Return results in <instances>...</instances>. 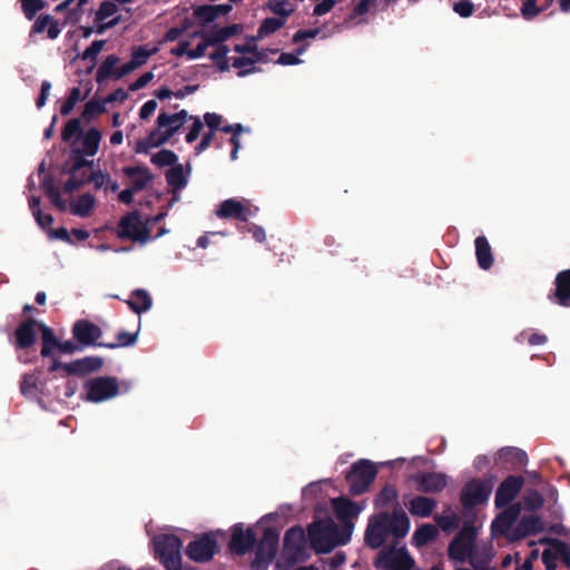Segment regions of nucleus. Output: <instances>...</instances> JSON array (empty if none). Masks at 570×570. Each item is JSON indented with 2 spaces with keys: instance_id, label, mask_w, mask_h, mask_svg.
I'll list each match as a JSON object with an SVG mask.
<instances>
[{
  "instance_id": "412c9836",
  "label": "nucleus",
  "mask_w": 570,
  "mask_h": 570,
  "mask_svg": "<svg viewBox=\"0 0 570 570\" xmlns=\"http://www.w3.org/2000/svg\"><path fill=\"white\" fill-rule=\"evenodd\" d=\"M544 530V523L541 517L535 514L523 515L514 529V538L523 539L538 534Z\"/></svg>"
},
{
  "instance_id": "c9c22d12",
  "label": "nucleus",
  "mask_w": 570,
  "mask_h": 570,
  "mask_svg": "<svg viewBox=\"0 0 570 570\" xmlns=\"http://www.w3.org/2000/svg\"><path fill=\"white\" fill-rule=\"evenodd\" d=\"M499 459L513 466H522L528 462L527 453L523 450L513 446L501 449L499 451Z\"/></svg>"
},
{
  "instance_id": "cd10ccee",
  "label": "nucleus",
  "mask_w": 570,
  "mask_h": 570,
  "mask_svg": "<svg viewBox=\"0 0 570 570\" xmlns=\"http://www.w3.org/2000/svg\"><path fill=\"white\" fill-rule=\"evenodd\" d=\"M438 505L433 498L417 495L410 501L409 511L412 515L429 518Z\"/></svg>"
},
{
  "instance_id": "603ef678",
  "label": "nucleus",
  "mask_w": 570,
  "mask_h": 570,
  "mask_svg": "<svg viewBox=\"0 0 570 570\" xmlns=\"http://www.w3.org/2000/svg\"><path fill=\"white\" fill-rule=\"evenodd\" d=\"M21 10L28 20H33L39 11L46 8L43 0H20Z\"/></svg>"
},
{
  "instance_id": "1a4fd4ad",
  "label": "nucleus",
  "mask_w": 570,
  "mask_h": 570,
  "mask_svg": "<svg viewBox=\"0 0 570 570\" xmlns=\"http://www.w3.org/2000/svg\"><path fill=\"white\" fill-rule=\"evenodd\" d=\"M415 561L405 547H389L380 551L376 568L384 570H412Z\"/></svg>"
},
{
  "instance_id": "ea45409f",
  "label": "nucleus",
  "mask_w": 570,
  "mask_h": 570,
  "mask_svg": "<svg viewBox=\"0 0 570 570\" xmlns=\"http://www.w3.org/2000/svg\"><path fill=\"white\" fill-rule=\"evenodd\" d=\"M492 558L493 553L491 549L483 548L479 550L475 548L468 561L474 570H485Z\"/></svg>"
},
{
  "instance_id": "39448f33",
  "label": "nucleus",
  "mask_w": 570,
  "mask_h": 570,
  "mask_svg": "<svg viewBox=\"0 0 570 570\" xmlns=\"http://www.w3.org/2000/svg\"><path fill=\"white\" fill-rule=\"evenodd\" d=\"M493 476L484 480L472 479L463 487L460 501L464 510L473 509L476 505L484 504L493 490Z\"/></svg>"
},
{
  "instance_id": "72a5a7b5",
  "label": "nucleus",
  "mask_w": 570,
  "mask_h": 570,
  "mask_svg": "<svg viewBox=\"0 0 570 570\" xmlns=\"http://www.w3.org/2000/svg\"><path fill=\"white\" fill-rule=\"evenodd\" d=\"M89 0H65L55 7V12L67 11V20L76 22L82 16V6Z\"/></svg>"
},
{
  "instance_id": "5fc2aeb1",
  "label": "nucleus",
  "mask_w": 570,
  "mask_h": 570,
  "mask_svg": "<svg viewBox=\"0 0 570 570\" xmlns=\"http://www.w3.org/2000/svg\"><path fill=\"white\" fill-rule=\"evenodd\" d=\"M253 65H254V60H253L252 56H242V57L234 58V60H233V67L239 69V71L237 72L238 77H246V76L259 70L256 67H252L249 69H244V67L253 66Z\"/></svg>"
},
{
  "instance_id": "c756f323",
  "label": "nucleus",
  "mask_w": 570,
  "mask_h": 570,
  "mask_svg": "<svg viewBox=\"0 0 570 570\" xmlns=\"http://www.w3.org/2000/svg\"><path fill=\"white\" fill-rule=\"evenodd\" d=\"M120 58L116 55L107 56L104 61L100 63L97 73L96 81L99 85H102L108 79L116 80V71L117 65L119 63Z\"/></svg>"
},
{
  "instance_id": "4468645a",
  "label": "nucleus",
  "mask_w": 570,
  "mask_h": 570,
  "mask_svg": "<svg viewBox=\"0 0 570 570\" xmlns=\"http://www.w3.org/2000/svg\"><path fill=\"white\" fill-rule=\"evenodd\" d=\"M381 519L384 520L389 534L395 539H403L409 533L410 519L399 504L394 507L392 513L381 512Z\"/></svg>"
},
{
  "instance_id": "6e6d98bb",
  "label": "nucleus",
  "mask_w": 570,
  "mask_h": 570,
  "mask_svg": "<svg viewBox=\"0 0 570 570\" xmlns=\"http://www.w3.org/2000/svg\"><path fill=\"white\" fill-rule=\"evenodd\" d=\"M90 173L86 174V183H92L95 189H100L107 187V183H111V177L108 173H102L101 170L94 171L89 169Z\"/></svg>"
},
{
  "instance_id": "7c9ffc66",
  "label": "nucleus",
  "mask_w": 570,
  "mask_h": 570,
  "mask_svg": "<svg viewBox=\"0 0 570 570\" xmlns=\"http://www.w3.org/2000/svg\"><path fill=\"white\" fill-rule=\"evenodd\" d=\"M475 548V546L468 544V542L454 537V539L449 544L448 552L450 559L464 562L469 560Z\"/></svg>"
},
{
  "instance_id": "393cba45",
  "label": "nucleus",
  "mask_w": 570,
  "mask_h": 570,
  "mask_svg": "<svg viewBox=\"0 0 570 570\" xmlns=\"http://www.w3.org/2000/svg\"><path fill=\"white\" fill-rule=\"evenodd\" d=\"M124 174L131 179V187L140 191L154 180V175L149 168L144 166L125 167Z\"/></svg>"
},
{
  "instance_id": "8fccbe9b",
  "label": "nucleus",
  "mask_w": 570,
  "mask_h": 570,
  "mask_svg": "<svg viewBox=\"0 0 570 570\" xmlns=\"http://www.w3.org/2000/svg\"><path fill=\"white\" fill-rule=\"evenodd\" d=\"M82 134L80 118H72L66 122L61 131V139L65 142L71 140L72 137L77 136L80 138Z\"/></svg>"
},
{
  "instance_id": "69168bd1",
  "label": "nucleus",
  "mask_w": 570,
  "mask_h": 570,
  "mask_svg": "<svg viewBox=\"0 0 570 570\" xmlns=\"http://www.w3.org/2000/svg\"><path fill=\"white\" fill-rule=\"evenodd\" d=\"M453 11L462 18H469L474 12V6L470 0H460L454 3Z\"/></svg>"
},
{
  "instance_id": "473e14b6",
  "label": "nucleus",
  "mask_w": 570,
  "mask_h": 570,
  "mask_svg": "<svg viewBox=\"0 0 570 570\" xmlns=\"http://www.w3.org/2000/svg\"><path fill=\"white\" fill-rule=\"evenodd\" d=\"M439 534V530L434 524L424 523L420 525L412 535V543L416 548H422L426 546L429 542L436 539Z\"/></svg>"
},
{
  "instance_id": "864d4df0",
  "label": "nucleus",
  "mask_w": 570,
  "mask_h": 570,
  "mask_svg": "<svg viewBox=\"0 0 570 570\" xmlns=\"http://www.w3.org/2000/svg\"><path fill=\"white\" fill-rule=\"evenodd\" d=\"M544 503L543 495L537 490H528L523 495V507L525 510L535 511L542 508Z\"/></svg>"
},
{
  "instance_id": "423d86ee",
  "label": "nucleus",
  "mask_w": 570,
  "mask_h": 570,
  "mask_svg": "<svg viewBox=\"0 0 570 570\" xmlns=\"http://www.w3.org/2000/svg\"><path fill=\"white\" fill-rule=\"evenodd\" d=\"M279 542V532L275 528L264 529L263 535L256 546L255 558L252 561L253 569H267L274 560Z\"/></svg>"
},
{
  "instance_id": "c03bdc74",
  "label": "nucleus",
  "mask_w": 570,
  "mask_h": 570,
  "mask_svg": "<svg viewBox=\"0 0 570 570\" xmlns=\"http://www.w3.org/2000/svg\"><path fill=\"white\" fill-rule=\"evenodd\" d=\"M106 112V104L104 100L90 99L86 102L83 110L81 112V118L86 121H90L91 119L98 117Z\"/></svg>"
},
{
  "instance_id": "c85d7f7f",
  "label": "nucleus",
  "mask_w": 570,
  "mask_h": 570,
  "mask_svg": "<svg viewBox=\"0 0 570 570\" xmlns=\"http://www.w3.org/2000/svg\"><path fill=\"white\" fill-rule=\"evenodd\" d=\"M166 142L163 128H159L157 125L156 129L151 130L144 139L137 141L135 151L137 154H148L149 149L160 147Z\"/></svg>"
},
{
  "instance_id": "0e129e2a",
  "label": "nucleus",
  "mask_w": 570,
  "mask_h": 570,
  "mask_svg": "<svg viewBox=\"0 0 570 570\" xmlns=\"http://www.w3.org/2000/svg\"><path fill=\"white\" fill-rule=\"evenodd\" d=\"M190 120H193V125L189 128V131L186 135V142L191 144L197 140V138L200 135V131L204 128V124L202 122L200 118L197 116H191Z\"/></svg>"
},
{
  "instance_id": "774afa93",
  "label": "nucleus",
  "mask_w": 570,
  "mask_h": 570,
  "mask_svg": "<svg viewBox=\"0 0 570 570\" xmlns=\"http://www.w3.org/2000/svg\"><path fill=\"white\" fill-rule=\"evenodd\" d=\"M455 537L468 542V544L475 546L476 529L474 525L465 523Z\"/></svg>"
},
{
  "instance_id": "09e8293b",
  "label": "nucleus",
  "mask_w": 570,
  "mask_h": 570,
  "mask_svg": "<svg viewBox=\"0 0 570 570\" xmlns=\"http://www.w3.org/2000/svg\"><path fill=\"white\" fill-rule=\"evenodd\" d=\"M138 333L119 332L117 334V343H100L99 346H104L110 350L117 347L131 346L137 342Z\"/></svg>"
},
{
  "instance_id": "4d7b16f0",
  "label": "nucleus",
  "mask_w": 570,
  "mask_h": 570,
  "mask_svg": "<svg viewBox=\"0 0 570 570\" xmlns=\"http://www.w3.org/2000/svg\"><path fill=\"white\" fill-rule=\"evenodd\" d=\"M520 505L514 504L507 508L495 520V522L502 523L505 528L510 527L519 517Z\"/></svg>"
},
{
  "instance_id": "4c0bfd02",
  "label": "nucleus",
  "mask_w": 570,
  "mask_h": 570,
  "mask_svg": "<svg viewBox=\"0 0 570 570\" xmlns=\"http://www.w3.org/2000/svg\"><path fill=\"white\" fill-rule=\"evenodd\" d=\"M62 171L70 175V178L63 184L62 187L65 193H72L87 184L86 173L82 171V169L80 171H72V161H70L69 167L66 165Z\"/></svg>"
},
{
  "instance_id": "dca6fc26",
  "label": "nucleus",
  "mask_w": 570,
  "mask_h": 570,
  "mask_svg": "<svg viewBox=\"0 0 570 570\" xmlns=\"http://www.w3.org/2000/svg\"><path fill=\"white\" fill-rule=\"evenodd\" d=\"M389 535L386 524L384 523V520L381 519V512L373 515L367 524L364 535L367 547L371 549L381 548Z\"/></svg>"
},
{
  "instance_id": "37998d69",
  "label": "nucleus",
  "mask_w": 570,
  "mask_h": 570,
  "mask_svg": "<svg viewBox=\"0 0 570 570\" xmlns=\"http://www.w3.org/2000/svg\"><path fill=\"white\" fill-rule=\"evenodd\" d=\"M191 116L188 115L187 110L181 109L175 114L160 112L157 117L156 124L159 128H165L170 122H178L181 126L185 125L187 119H190Z\"/></svg>"
},
{
  "instance_id": "e2e57ef3",
  "label": "nucleus",
  "mask_w": 570,
  "mask_h": 570,
  "mask_svg": "<svg viewBox=\"0 0 570 570\" xmlns=\"http://www.w3.org/2000/svg\"><path fill=\"white\" fill-rule=\"evenodd\" d=\"M105 40H95L81 55L82 60L96 61L97 56L100 53L105 46Z\"/></svg>"
},
{
  "instance_id": "338daca9",
  "label": "nucleus",
  "mask_w": 570,
  "mask_h": 570,
  "mask_svg": "<svg viewBox=\"0 0 570 570\" xmlns=\"http://www.w3.org/2000/svg\"><path fill=\"white\" fill-rule=\"evenodd\" d=\"M150 55L149 50L140 46L134 49L130 61L135 63L136 68H139L147 62Z\"/></svg>"
},
{
  "instance_id": "2eb2a0df",
  "label": "nucleus",
  "mask_w": 570,
  "mask_h": 570,
  "mask_svg": "<svg viewBox=\"0 0 570 570\" xmlns=\"http://www.w3.org/2000/svg\"><path fill=\"white\" fill-rule=\"evenodd\" d=\"M411 479L416 490L424 493H439L448 484L446 475L439 472H417Z\"/></svg>"
},
{
  "instance_id": "9b49d317",
  "label": "nucleus",
  "mask_w": 570,
  "mask_h": 570,
  "mask_svg": "<svg viewBox=\"0 0 570 570\" xmlns=\"http://www.w3.org/2000/svg\"><path fill=\"white\" fill-rule=\"evenodd\" d=\"M257 542V537L253 528H244L243 523H236L232 527L228 549L237 556H245L250 552Z\"/></svg>"
},
{
  "instance_id": "79ce46f5",
  "label": "nucleus",
  "mask_w": 570,
  "mask_h": 570,
  "mask_svg": "<svg viewBox=\"0 0 570 570\" xmlns=\"http://www.w3.org/2000/svg\"><path fill=\"white\" fill-rule=\"evenodd\" d=\"M95 206V197L88 193L79 196L77 202L72 205L71 212L75 215L87 217L90 215Z\"/></svg>"
},
{
  "instance_id": "a211bd4d",
  "label": "nucleus",
  "mask_w": 570,
  "mask_h": 570,
  "mask_svg": "<svg viewBox=\"0 0 570 570\" xmlns=\"http://www.w3.org/2000/svg\"><path fill=\"white\" fill-rule=\"evenodd\" d=\"M41 322L35 318H28L21 322L14 331L16 345L19 350H27L36 343V327L39 328Z\"/></svg>"
},
{
  "instance_id": "58836bf2",
  "label": "nucleus",
  "mask_w": 570,
  "mask_h": 570,
  "mask_svg": "<svg viewBox=\"0 0 570 570\" xmlns=\"http://www.w3.org/2000/svg\"><path fill=\"white\" fill-rule=\"evenodd\" d=\"M166 181L174 190H181L187 185V177L184 174L183 165L177 164L166 173Z\"/></svg>"
},
{
  "instance_id": "20e7f679",
  "label": "nucleus",
  "mask_w": 570,
  "mask_h": 570,
  "mask_svg": "<svg viewBox=\"0 0 570 570\" xmlns=\"http://www.w3.org/2000/svg\"><path fill=\"white\" fill-rule=\"evenodd\" d=\"M80 148L72 147L70 161H72V171H80L83 168L92 169L94 161L87 160L85 157H94L100 146L101 132L96 127L89 128L83 135L81 134Z\"/></svg>"
},
{
  "instance_id": "4be33fe9",
  "label": "nucleus",
  "mask_w": 570,
  "mask_h": 570,
  "mask_svg": "<svg viewBox=\"0 0 570 570\" xmlns=\"http://www.w3.org/2000/svg\"><path fill=\"white\" fill-rule=\"evenodd\" d=\"M47 30V36L49 39H57L61 32V27L59 22L48 13L40 14L33 24L31 26L29 37L31 38L33 35L42 33Z\"/></svg>"
},
{
  "instance_id": "ddd939ff",
  "label": "nucleus",
  "mask_w": 570,
  "mask_h": 570,
  "mask_svg": "<svg viewBox=\"0 0 570 570\" xmlns=\"http://www.w3.org/2000/svg\"><path fill=\"white\" fill-rule=\"evenodd\" d=\"M72 337L82 347L98 345V340L102 335L101 328L89 320H78L73 323L71 328Z\"/></svg>"
},
{
  "instance_id": "e433bc0d",
  "label": "nucleus",
  "mask_w": 570,
  "mask_h": 570,
  "mask_svg": "<svg viewBox=\"0 0 570 570\" xmlns=\"http://www.w3.org/2000/svg\"><path fill=\"white\" fill-rule=\"evenodd\" d=\"M39 330L41 331L42 340V347L40 354L42 357H49L52 355V348H58L59 341L56 337L53 331L46 324L40 323Z\"/></svg>"
},
{
  "instance_id": "680f3d73",
  "label": "nucleus",
  "mask_w": 570,
  "mask_h": 570,
  "mask_svg": "<svg viewBox=\"0 0 570 570\" xmlns=\"http://www.w3.org/2000/svg\"><path fill=\"white\" fill-rule=\"evenodd\" d=\"M436 521H438L439 525L444 531H449V530L456 529L459 527V524H460V517L456 513L452 512V513L446 514V515L438 517Z\"/></svg>"
},
{
  "instance_id": "6e6552de",
  "label": "nucleus",
  "mask_w": 570,
  "mask_h": 570,
  "mask_svg": "<svg viewBox=\"0 0 570 570\" xmlns=\"http://www.w3.org/2000/svg\"><path fill=\"white\" fill-rule=\"evenodd\" d=\"M117 236L120 239H131L135 242L146 243L150 238V232L141 222L140 213L138 210H134L120 218Z\"/></svg>"
},
{
  "instance_id": "bb28decb",
  "label": "nucleus",
  "mask_w": 570,
  "mask_h": 570,
  "mask_svg": "<svg viewBox=\"0 0 570 570\" xmlns=\"http://www.w3.org/2000/svg\"><path fill=\"white\" fill-rule=\"evenodd\" d=\"M475 256L481 269L488 271L493 265V254L485 236H478L474 240Z\"/></svg>"
},
{
  "instance_id": "5701e85b",
  "label": "nucleus",
  "mask_w": 570,
  "mask_h": 570,
  "mask_svg": "<svg viewBox=\"0 0 570 570\" xmlns=\"http://www.w3.org/2000/svg\"><path fill=\"white\" fill-rule=\"evenodd\" d=\"M306 537L301 525L289 528L284 535V551L288 554L296 556L303 551Z\"/></svg>"
},
{
  "instance_id": "6ab92c4d",
  "label": "nucleus",
  "mask_w": 570,
  "mask_h": 570,
  "mask_svg": "<svg viewBox=\"0 0 570 570\" xmlns=\"http://www.w3.org/2000/svg\"><path fill=\"white\" fill-rule=\"evenodd\" d=\"M556 289L549 298L563 307H570V268L561 271L554 278Z\"/></svg>"
},
{
  "instance_id": "f3484780",
  "label": "nucleus",
  "mask_w": 570,
  "mask_h": 570,
  "mask_svg": "<svg viewBox=\"0 0 570 570\" xmlns=\"http://www.w3.org/2000/svg\"><path fill=\"white\" fill-rule=\"evenodd\" d=\"M104 366V358L100 356H86L69 362L65 366L67 375L83 376L92 372L99 371Z\"/></svg>"
},
{
  "instance_id": "2f4dec72",
  "label": "nucleus",
  "mask_w": 570,
  "mask_h": 570,
  "mask_svg": "<svg viewBox=\"0 0 570 570\" xmlns=\"http://www.w3.org/2000/svg\"><path fill=\"white\" fill-rule=\"evenodd\" d=\"M126 303L132 312L141 314L150 309L153 301L147 291L138 288L132 292L131 298Z\"/></svg>"
},
{
  "instance_id": "3c124183",
  "label": "nucleus",
  "mask_w": 570,
  "mask_h": 570,
  "mask_svg": "<svg viewBox=\"0 0 570 570\" xmlns=\"http://www.w3.org/2000/svg\"><path fill=\"white\" fill-rule=\"evenodd\" d=\"M194 17L198 20V22L202 26H207L217 19L213 4L197 6L194 9Z\"/></svg>"
},
{
  "instance_id": "b1692460",
  "label": "nucleus",
  "mask_w": 570,
  "mask_h": 570,
  "mask_svg": "<svg viewBox=\"0 0 570 570\" xmlns=\"http://www.w3.org/2000/svg\"><path fill=\"white\" fill-rule=\"evenodd\" d=\"M333 508L340 521H352L362 511V508L356 502L345 497L334 499Z\"/></svg>"
},
{
  "instance_id": "0eeeda50",
  "label": "nucleus",
  "mask_w": 570,
  "mask_h": 570,
  "mask_svg": "<svg viewBox=\"0 0 570 570\" xmlns=\"http://www.w3.org/2000/svg\"><path fill=\"white\" fill-rule=\"evenodd\" d=\"M86 400L92 403L108 401L119 394V383L115 376H98L88 380L83 385Z\"/></svg>"
},
{
  "instance_id": "de8ad7c7",
  "label": "nucleus",
  "mask_w": 570,
  "mask_h": 570,
  "mask_svg": "<svg viewBox=\"0 0 570 570\" xmlns=\"http://www.w3.org/2000/svg\"><path fill=\"white\" fill-rule=\"evenodd\" d=\"M287 6H289L287 0H268L266 3V8L269 11L279 16V19H285V21L294 12V8L292 6L287 8Z\"/></svg>"
},
{
  "instance_id": "f257e3e1",
  "label": "nucleus",
  "mask_w": 570,
  "mask_h": 570,
  "mask_svg": "<svg viewBox=\"0 0 570 570\" xmlns=\"http://www.w3.org/2000/svg\"><path fill=\"white\" fill-rule=\"evenodd\" d=\"M307 534L316 553H328L340 546L338 527L331 520H316L308 524Z\"/></svg>"
},
{
  "instance_id": "a19ab883",
  "label": "nucleus",
  "mask_w": 570,
  "mask_h": 570,
  "mask_svg": "<svg viewBox=\"0 0 570 570\" xmlns=\"http://www.w3.org/2000/svg\"><path fill=\"white\" fill-rule=\"evenodd\" d=\"M399 493L394 485L386 484L379 492L374 500V505L376 509H382L389 507L390 504L397 501Z\"/></svg>"
},
{
  "instance_id": "a878e982",
  "label": "nucleus",
  "mask_w": 570,
  "mask_h": 570,
  "mask_svg": "<svg viewBox=\"0 0 570 570\" xmlns=\"http://www.w3.org/2000/svg\"><path fill=\"white\" fill-rule=\"evenodd\" d=\"M242 29V24L234 23L222 28L214 27L210 30L203 31L202 36H207V43L216 46L237 35Z\"/></svg>"
},
{
  "instance_id": "aec40b11",
  "label": "nucleus",
  "mask_w": 570,
  "mask_h": 570,
  "mask_svg": "<svg viewBox=\"0 0 570 570\" xmlns=\"http://www.w3.org/2000/svg\"><path fill=\"white\" fill-rule=\"evenodd\" d=\"M215 215L222 219H235L240 223H246V206L235 198H228L219 204L215 210Z\"/></svg>"
},
{
  "instance_id": "f704fd0d",
  "label": "nucleus",
  "mask_w": 570,
  "mask_h": 570,
  "mask_svg": "<svg viewBox=\"0 0 570 570\" xmlns=\"http://www.w3.org/2000/svg\"><path fill=\"white\" fill-rule=\"evenodd\" d=\"M46 195L50 198L51 204L60 212L67 209V203L60 195V189L55 185V180L51 176L45 177L41 183Z\"/></svg>"
},
{
  "instance_id": "bf43d9fd",
  "label": "nucleus",
  "mask_w": 570,
  "mask_h": 570,
  "mask_svg": "<svg viewBox=\"0 0 570 570\" xmlns=\"http://www.w3.org/2000/svg\"><path fill=\"white\" fill-rule=\"evenodd\" d=\"M38 377L35 374L27 373L22 376L20 382V391L24 396L35 394L37 390Z\"/></svg>"
},
{
  "instance_id": "a18cd8bd",
  "label": "nucleus",
  "mask_w": 570,
  "mask_h": 570,
  "mask_svg": "<svg viewBox=\"0 0 570 570\" xmlns=\"http://www.w3.org/2000/svg\"><path fill=\"white\" fill-rule=\"evenodd\" d=\"M285 19L279 18H266L262 21L257 30L256 38L262 39L277 31L285 26Z\"/></svg>"
},
{
  "instance_id": "f8f14e48",
  "label": "nucleus",
  "mask_w": 570,
  "mask_h": 570,
  "mask_svg": "<svg viewBox=\"0 0 570 570\" xmlns=\"http://www.w3.org/2000/svg\"><path fill=\"white\" fill-rule=\"evenodd\" d=\"M524 484L522 475H509L498 487L494 504L498 509L510 504L520 493Z\"/></svg>"
},
{
  "instance_id": "052dcab7",
  "label": "nucleus",
  "mask_w": 570,
  "mask_h": 570,
  "mask_svg": "<svg viewBox=\"0 0 570 570\" xmlns=\"http://www.w3.org/2000/svg\"><path fill=\"white\" fill-rule=\"evenodd\" d=\"M118 11L116 3L111 1H104L100 3L98 11L96 12L95 22L105 21L107 18L114 16Z\"/></svg>"
},
{
  "instance_id": "13d9d810",
  "label": "nucleus",
  "mask_w": 570,
  "mask_h": 570,
  "mask_svg": "<svg viewBox=\"0 0 570 570\" xmlns=\"http://www.w3.org/2000/svg\"><path fill=\"white\" fill-rule=\"evenodd\" d=\"M544 10L546 7L537 6V0H525L521 7V14L525 20H532Z\"/></svg>"
},
{
  "instance_id": "49530a36",
  "label": "nucleus",
  "mask_w": 570,
  "mask_h": 570,
  "mask_svg": "<svg viewBox=\"0 0 570 570\" xmlns=\"http://www.w3.org/2000/svg\"><path fill=\"white\" fill-rule=\"evenodd\" d=\"M151 163L158 167L177 165L178 157L177 155L169 149H161L158 153L151 156Z\"/></svg>"
},
{
  "instance_id": "7ed1b4c3",
  "label": "nucleus",
  "mask_w": 570,
  "mask_h": 570,
  "mask_svg": "<svg viewBox=\"0 0 570 570\" xmlns=\"http://www.w3.org/2000/svg\"><path fill=\"white\" fill-rule=\"evenodd\" d=\"M377 475L376 465L366 459L354 462L345 476L350 494L356 497L365 493Z\"/></svg>"
},
{
  "instance_id": "f03ea898",
  "label": "nucleus",
  "mask_w": 570,
  "mask_h": 570,
  "mask_svg": "<svg viewBox=\"0 0 570 570\" xmlns=\"http://www.w3.org/2000/svg\"><path fill=\"white\" fill-rule=\"evenodd\" d=\"M155 553L166 570H181L183 541L176 534H161L154 539Z\"/></svg>"
},
{
  "instance_id": "9d476101",
  "label": "nucleus",
  "mask_w": 570,
  "mask_h": 570,
  "mask_svg": "<svg viewBox=\"0 0 570 570\" xmlns=\"http://www.w3.org/2000/svg\"><path fill=\"white\" fill-rule=\"evenodd\" d=\"M219 552L215 533L207 532L190 541L186 548L187 557L195 562H208Z\"/></svg>"
}]
</instances>
